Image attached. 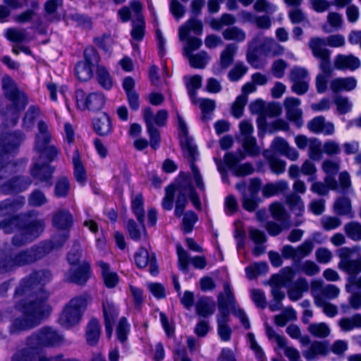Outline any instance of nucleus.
Returning a JSON list of instances; mask_svg holds the SVG:
<instances>
[{
  "label": "nucleus",
  "instance_id": "f257e3e1",
  "mask_svg": "<svg viewBox=\"0 0 361 361\" xmlns=\"http://www.w3.org/2000/svg\"><path fill=\"white\" fill-rule=\"evenodd\" d=\"M24 139L25 135L19 130L0 135V191L4 194L22 192L32 183L29 177L11 178L16 166L8 161V155L16 152Z\"/></svg>",
  "mask_w": 361,
  "mask_h": 361
},
{
  "label": "nucleus",
  "instance_id": "f03ea898",
  "mask_svg": "<svg viewBox=\"0 0 361 361\" xmlns=\"http://www.w3.org/2000/svg\"><path fill=\"white\" fill-rule=\"evenodd\" d=\"M39 294L38 301L29 300L25 302L23 298L16 299L15 308L21 312L23 316L11 321L8 328L11 334L30 330L40 324L42 320L48 316L51 310L47 304L49 294L44 290H41Z\"/></svg>",
  "mask_w": 361,
  "mask_h": 361
},
{
  "label": "nucleus",
  "instance_id": "7ed1b4c3",
  "mask_svg": "<svg viewBox=\"0 0 361 361\" xmlns=\"http://www.w3.org/2000/svg\"><path fill=\"white\" fill-rule=\"evenodd\" d=\"M224 293H219L217 296L219 314H217L218 334L223 341L231 339L232 330L228 326L230 312L239 318L243 326L249 329L250 324L245 312L238 307L231 287L228 282L224 283Z\"/></svg>",
  "mask_w": 361,
  "mask_h": 361
},
{
  "label": "nucleus",
  "instance_id": "20e7f679",
  "mask_svg": "<svg viewBox=\"0 0 361 361\" xmlns=\"http://www.w3.org/2000/svg\"><path fill=\"white\" fill-rule=\"evenodd\" d=\"M53 245L47 242H40L30 248L6 256L0 259V274L15 271L18 267L32 264L46 257L51 252Z\"/></svg>",
  "mask_w": 361,
  "mask_h": 361
},
{
  "label": "nucleus",
  "instance_id": "39448f33",
  "mask_svg": "<svg viewBox=\"0 0 361 361\" xmlns=\"http://www.w3.org/2000/svg\"><path fill=\"white\" fill-rule=\"evenodd\" d=\"M53 278L50 270L40 269L34 271L29 275L22 279L14 293V298H28L29 300L38 301L40 298L39 291L49 292L44 286L49 283Z\"/></svg>",
  "mask_w": 361,
  "mask_h": 361
},
{
  "label": "nucleus",
  "instance_id": "423d86ee",
  "mask_svg": "<svg viewBox=\"0 0 361 361\" xmlns=\"http://www.w3.org/2000/svg\"><path fill=\"white\" fill-rule=\"evenodd\" d=\"M176 115L178 123L180 143L183 152V155L189 160L190 163V168L197 187L199 189L204 190V185L202 178L198 168L195 164V161L196 160V157L198 154L197 147L193 143L192 139L188 135V127L183 118L180 116L178 112L176 113Z\"/></svg>",
  "mask_w": 361,
  "mask_h": 361
},
{
  "label": "nucleus",
  "instance_id": "0eeeda50",
  "mask_svg": "<svg viewBox=\"0 0 361 361\" xmlns=\"http://www.w3.org/2000/svg\"><path fill=\"white\" fill-rule=\"evenodd\" d=\"M63 342V337L53 328L45 326L32 333L26 339L24 349L32 354V360L45 347H55Z\"/></svg>",
  "mask_w": 361,
  "mask_h": 361
},
{
  "label": "nucleus",
  "instance_id": "6e6552de",
  "mask_svg": "<svg viewBox=\"0 0 361 361\" xmlns=\"http://www.w3.org/2000/svg\"><path fill=\"white\" fill-rule=\"evenodd\" d=\"M91 298L87 293L72 298L66 305L60 316L61 324L66 327L78 324Z\"/></svg>",
  "mask_w": 361,
  "mask_h": 361
},
{
  "label": "nucleus",
  "instance_id": "1a4fd4ad",
  "mask_svg": "<svg viewBox=\"0 0 361 361\" xmlns=\"http://www.w3.org/2000/svg\"><path fill=\"white\" fill-rule=\"evenodd\" d=\"M360 250V246L353 247H341L336 254L339 258L338 268L348 275V277L356 276L361 273V255L356 259H352V255Z\"/></svg>",
  "mask_w": 361,
  "mask_h": 361
},
{
  "label": "nucleus",
  "instance_id": "9d476101",
  "mask_svg": "<svg viewBox=\"0 0 361 361\" xmlns=\"http://www.w3.org/2000/svg\"><path fill=\"white\" fill-rule=\"evenodd\" d=\"M75 99L79 109L92 111L102 109L105 103V99L102 94L94 92L87 96L85 92L80 89L75 91Z\"/></svg>",
  "mask_w": 361,
  "mask_h": 361
},
{
  "label": "nucleus",
  "instance_id": "9b49d317",
  "mask_svg": "<svg viewBox=\"0 0 361 361\" xmlns=\"http://www.w3.org/2000/svg\"><path fill=\"white\" fill-rule=\"evenodd\" d=\"M90 277V266L82 261L78 266L71 267L65 273L63 281L78 286H84Z\"/></svg>",
  "mask_w": 361,
  "mask_h": 361
},
{
  "label": "nucleus",
  "instance_id": "f8f14e48",
  "mask_svg": "<svg viewBox=\"0 0 361 361\" xmlns=\"http://www.w3.org/2000/svg\"><path fill=\"white\" fill-rule=\"evenodd\" d=\"M2 88L6 98L12 103H21L23 106L27 104V97L23 92H21L17 87L14 80L8 75H5L2 78Z\"/></svg>",
  "mask_w": 361,
  "mask_h": 361
},
{
  "label": "nucleus",
  "instance_id": "ddd939ff",
  "mask_svg": "<svg viewBox=\"0 0 361 361\" xmlns=\"http://www.w3.org/2000/svg\"><path fill=\"white\" fill-rule=\"evenodd\" d=\"M134 258L135 264L139 268H145L149 264L151 274L157 275L158 274L159 268L154 253L150 255L147 249L141 247L135 252Z\"/></svg>",
  "mask_w": 361,
  "mask_h": 361
},
{
  "label": "nucleus",
  "instance_id": "4468645a",
  "mask_svg": "<svg viewBox=\"0 0 361 361\" xmlns=\"http://www.w3.org/2000/svg\"><path fill=\"white\" fill-rule=\"evenodd\" d=\"M300 100L295 97H287L283 101V106L288 120L293 122L298 128L302 125V111L299 108Z\"/></svg>",
  "mask_w": 361,
  "mask_h": 361
},
{
  "label": "nucleus",
  "instance_id": "2eb2a0df",
  "mask_svg": "<svg viewBox=\"0 0 361 361\" xmlns=\"http://www.w3.org/2000/svg\"><path fill=\"white\" fill-rule=\"evenodd\" d=\"M154 113L150 107H146L143 110V118L145 122L147 132L149 135L150 146L153 149H157L161 140L160 133L159 130L154 126L152 118Z\"/></svg>",
  "mask_w": 361,
  "mask_h": 361
},
{
  "label": "nucleus",
  "instance_id": "dca6fc26",
  "mask_svg": "<svg viewBox=\"0 0 361 361\" xmlns=\"http://www.w3.org/2000/svg\"><path fill=\"white\" fill-rule=\"evenodd\" d=\"M237 49L238 47L235 44H228L226 46V49L221 53L219 64L213 68L215 75L221 74L233 63V56Z\"/></svg>",
  "mask_w": 361,
  "mask_h": 361
},
{
  "label": "nucleus",
  "instance_id": "f3484780",
  "mask_svg": "<svg viewBox=\"0 0 361 361\" xmlns=\"http://www.w3.org/2000/svg\"><path fill=\"white\" fill-rule=\"evenodd\" d=\"M308 129L314 133H323L326 135H331L334 133V125L331 122H326L322 116H317L307 124Z\"/></svg>",
  "mask_w": 361,
  "mask_h": 361
},
{
  "label": "nucleus",
  "instance_id": "a211bd4d",
  "mask_svg": "<svg viewBox=\"0 0 361 361\" xmlns=\"http://www.w3.org/2000/svg\"><path fill=\"white\" fill-rule=\"evenodd\" d=\"M312 288L314 298H315V296H320L324 300L325 299H334L338 297L340 293L339 288L335 285L327 284L322 286V283L317 281L312 283Z\"/></svg>",
  "mask_w": 361,
  "mask_h": 361
},
{
  "label": "nucleus",
  "instance_id": "6ab92c4d",
  "mask_svg": "<svg viewBox=\"0 0 361 361\" xmlns=\"http://www.w3.org/2000/svg\"><path fill=\"white\" fill-rule=\"evenodd\" d=\"M73 221V216L68 209H59L53 214L52 225L59 230H68Z\"/></svg>",
  "mask_w": 361,
  "mask_h": 361
},
{
  "label": "nucleus",
  "instance_id": "aec40b11",
  "mask_svg": "<svg viewBox=\"0 0 361 361\" xmlns=\"http://www.w3.org/2000/svg\"><path fill=\"white\" fill-rule=\"evenodd\" d=\"M54 170V168L49 164H40L39 161H37L34 164L30 173L33 178L39 180L40 182H49ZM51 185V183H49L48 185L50 186Z\"/></svg>",
  "mask_w": 361,
  "mask_h": 361
},
{
  "label": "nucleus",
  "instance_id": "412c9836",
  "mask_svg": "<svg viewBox=\"0 0 361 361\" xmlns=\"http://www.w3.org/2000/svg\"><path fill=\"white\" fill-rule=\"evenodd\" d=\"M102 307L104 317L106 333L107 337L111 338L113 333V324L115 319L118 316V312L114 304L108 300L103 302Z\"/></svg>",
  "mask_w": 361,
  "mask_h": 361
},
{
  "label": "nucleus",
  "instance_id": "4be33fe9",
  "mask_svg": "<svg viewBox=\"0 0 361 361\" xmlns=\"http://www.w3.org/2000/svg\"><path fill=\"white\" fill-rule=\"evenodd\" d=\"M21 226L33 241L44 231L45 223L43 219H30L25 221Z\"/></svg>",
  "mask_w": 361,
  "mask_h": 361
},
{
  "label": "nucleus",
  "instance_id": "5701e85b",
  "mask_svg": "<svg viewBox=\"0 0 361 361\" xmlns=\"http://www.w3.org/2000/svg\"><path fill=\"white\" fill-rule=\"evenodd\" d=\"M95 133L99 136H107L112 131V123L109 115L102 113L92 122Z\"/></svg>",
  "mask_w": 361,
  "mask_h": 361
},
{
  "label": "nucleus",
  "instance_id": "b1692460",
  "mask_svg": "<svg viewBox=\"0 0 361 361\" xmlns=\"http://www.w3.org/2000/svg\"><path fill=\"white\" fill-rule=\"evenodd\" d=\"M190 32H192L197 35L202 33V23L201 20L195 18H191L185 23L179 27V39L184 41L188 37Z\"/></svg>",
  "mask_w": 361,
  "mask_h": 361
},
{
  "label": "nucleus",
  "instance_id": "393cba45",
  "mask_svg": "<svg viewBox=\"0 0 361 361\" xmlns=\"http://www.w3.org/2000/svg\"><path fill=\"white\" fill-rule=\"evenodd\" d=\"M269 210L271 216L275 220L281 222L284 229L288 230L291 227L292 224L289 214L280 203L275 202L271 204L269 207Z\"/></svg>",
  "mask_w": 361,
  "mask_h": 361
},
{
  "label": "nucleus",
  "instance_id": "a878e982",
  "mask_svg": "<svg viewBox=\"0 0 361 361\" xmlns=\"http://www.w3.org/2000/svg\"><path fill=\"white\" fill-rule=\"evenodd\" d=\"M329 353V343L327 341H313L308 350L303 351L302 354L307 360H312L317 355H326Z\"/></svg>",
  "mask_w": 361,
  "mask_h": 361
},
{
  "label": "nucleus",
  "instance_id": "bb28decb",
  "mask_svg": "<svg viewBox=\"0 0 361 361\" xmlns=\"http://www.w3.org/2000/svg\"><path fill=\"white\" fill-rule=\"evenodd\" d=\"M63 0H47L44 5V17L49 22L60 19L58 9L63 6Z\"/></svg>",
  "mask_w": 361,
  "mask_h": 361
},
{
  "label": "nucleus",
  "instance_id": "cd10ccee",
  "mask_svg": "<svg viewBox=\"0 0 361 361\" xmlns=\"http://www.w3.org/2000/svg\"><path fill=\"white\" fill-rule=\"evenodd\" d=\"M308 45L310 49L312 50L314 56L317 59L330 56V51L326 48V42L324 38H311Z\"/></svg>",
  "mask_w": 361,
  "mask_h": 361
},
{
  "label": "nucleus",
  "instance_id": "c85d7f7f",
  "mask_svg": "<svg viewBox=\"0 0 361 361\" xmlns=\"http://www.w3.org/2000/svg\"><path fill=\"white\" fill-rule=\"evenodd\" d=\"M97 264L101 268L105 286L109 288H114L119 281L118 274L116 272L111 271L109 264L103 261L97 262Z\"/></svg>",
  "mask_w": 361,
  "mask_h": 361
},
{
  "label": "nucleus",
  "instance_id": "c756f323",
  "mask_svg": "<svg viewBox=\"0 0 361 361\" xmlns=\"http://www.w3.org/2000/svg\"><path fill=\"white\" fill-rule=\"evenodd\" d=\"M196 312L202 317H208L215 312V302L208 297L200 298L196 305Z\"/></svg>",
  "mask_w": 361,
  "mask_h": 361
},
{
  "label": "nucleus",
  "instance_id": "7c9ffc66",
  "mask_svg": "<svg viewBox=\"0 0 361 361\" xmlns=\"http://www.w3.org/2000/svg\"><path fill=\"white\" fill-rule=\"evenodd\" d=\"M101 334L99 322L96 319H92L86 328L85 337L88 345L94 346L98 343Z\"/></svg>",
  "mask_w": 361,
  "mask_h": 361
},
{
  "label": "nucleus",
  "instance_id": "2f4dec72",
  "mask_svg": "<svg viewBox=\"0 0 361 361\" xmlns=\"http://www.w3.org/2000/svg\"><path fill=\"white\" fill-rule=\"evenodd\" d=\"M356 85L357 82L354 78H335L331 81L330 87L334 92H338L353 90Z\"/></svg>",
  "mask_w": 361,
  "mask_h": 361
},
{
  "label": "nucleus",
  "instance_id": "473e14b6",
  "mask_svg": "<svg viewBox=\"0 0 361 361\" xmlns=\"http://www.w3.org/2000/svg\"><path fill=\"white\" fill-rule=\"evenodd\" d=\"M21 103L13 104L8 106L4 111V116L6 121V125L9 126H14L17 124L20 114L25 106H23Z\"/></svg>",
  "mask_w": 361,
  "mask_h": 361
},
{
  "label": "nucleus",
  "instance_id": "72a5a7b5",
  "mask_svg": "<svg viewBox=\"0 0 361 361\" xmlns=\"http://www.w3.org/2000/svg\"><path fill=\"white\" fill-rule=\"evenodd\" d=\"M39 133L36 136L35 149L42 150L48 147L51 140L50 134L48 132V127L45 123L40 121L38 123Z\"/></svg>",
  "mask_w": 361,
  "mask_h": 361
},
{
  "label": "nucleus",
  "instance_id": "f704fd0d",
  "mask_svg": "<svg viewBox=\"0 0 361 361\" xmlns=\"http://www.w3.org/2000/svg\"><path fill=\"white\" fill-rule=\"evenodd\" d=\"M360 62L358 58L350 55H338L335 59V66L338 68H349L355 70L359 68Z\"/></svg>",
  "mask_w": 361,
  "mask_h": 361
},
{
  "label": "nucleus",
  "instance_id": "c9c22d12",
  "mask_svg": "<svg viewBox=\"0 0 361 361\" xmlns=\"http://www.w3.org/2000/svg\"><path fill=\"white\" fill-rule=\"evenodd\" d=\"M186 58L189 61L191 67L194 68H204L210 60V56L205 51H201L197 54H191Z\"/></svg>",
  "mask_w": 361,
  "mask_h": 361
},
{
  "label": "nucleus",
  "instance_id": "e433bc0d",
  "mask_svg": "<svg viewBox=\"0 0 361 361\" xmlns=\"http://www.w3.org/2000/svg\"><path fill=\"white\" fill-rule=\"evenodd\" d=\"M262 49L264 54L268 56L281 55L284 49L272 38H264L262 44Z\"/></svg>",
  "mask_w": 361,
  "mask_h": 361
},
{
  "label": "nucleus",
  "instance_id": "4c0bfd02",
  "mask_svg": "<svg viewBox=\"0 0 361 361\" xmlns=\"http://www.w3.org/2000/svg\"><path fill=\"white\" fill-rule=\"evenodd\" d=\"M126 228L130 238L135 241L140 240L142 234L145 235L147 234L144 222L139 223L138 225L133 219H129L127 222Z\"/></svg>",
  "mask_w": 361,
  "mask_h": 361
},
{
  "label": "nucleus",
  "instance_id": "58836bf2",
  "mask_svg": "<svg viewBox=\"0 0 361 361\" xmlns=\"http://www.w3.org/2000/svg\"><path fill=\"white\" fill-rule=\"evenodd\" d=\"M343 231L346 236L354 242L361 240V224L358 221H350L343 226Z\"/></svg>",
  "mask_w": 361,
  "mask_h": 361
},
{
  "label": "nucleus",
  "instance_id": "ea45409f",
  "mask_svg": "<svg viewBox=\"0 0 361 361\" xmlns=\"http://www.w3.org/2000/svg\"><path fill=\"white\" fill-rule=\"evenodd\" d=\"M73 164L74 166V176L76 180L81 184H84L87 180V175L85 169L81 163L78 150H75L74 152Z\"/></svg>",
  "mask_w": 361,
  "mask_h": 361
},
{
  "label": "nucleus",
  "instance_id": "a19ab883",
  "mask_svg": "<svg viewBox=\"0 0 361 361\" xmlns=\"http://www.w3.org/2000/svg\"><path fill=\"white\" fill-rule=\"evenodd\" d=\"M131 208L136 216L138 223L145 221L144 201L142 194H137L131 200Z\"/></svg>",
  "mask_w": 361,
  "mask_h": 361
},
{
  "label": "nucleus",
  "instance_id": "79ce46f5",
  "mask_svg": "<svg viewBox=\"0 0 361 361\" xmlns=\"http://www.w3.org/2000/svg\"><path fill=\"white\" fill-rule=\"evenodd\" d=\"M133 29L130 35L133 39L141 41L145 35V23L142 15H139L132 21Z\"/></svg>",
  "mask_w": 361,
  "mask_h": 361
},
{
  "label": "nucleus",
  "instance_id": "37998d69",
  "mask_svg": "<svg viewBox=\"0 0 361 361\" xmlns=\"http://www.w3.org/2000/svg\"><path fill=\"white\" fill-rule=\"evenodd\" d=\"M338 325L344 331H350L355 328H361V314H355L350 317H343L339 321Z\"/></svg>",
  "mask_w": 361,
  "mask_h": 361
},
{
  "label": "nucleus",
  "instance_id": "c03bdc74",
  "mask_svg": "<svg viewBox=\"0 0 361 361\" xmlns=\"http://www.w3.org/2000/svg\"><path fill=\"white\" fill-rule=\"evenodd\" d=\"M75 71L76 77L81 81H87L93 75L92 66L83 61L76 64Z\"/></svg>",
  "mask_w": 361,
  "mask_h": 361
},
{
  "label": "nucleus",
  "instance_id": "a18cd8bd",
  "mask_svg": "<svg viewBox=\"0 0 361 361\" xmlns=\"http://www.w3.org/2000/svg\"><path fill=\"white\" fill-rule=\"evenodd\" d=\"M307 331L312 336L320 338H326L331 332L327 324L323 322L310 324Z\"/></svg>",
  "mask_w": 361,
  "mask_h": 361
},
{
  "label": "nucleus",
  "instance_id": "49530a36",
  "mask_svg": "<svg viewBox=\"0 0 361 361\" xmlns=\"http://www.w3.org/2000/svg\"><path fill=\"white\" fill-rule=\"evenodd\" d=\"M202 86V77L199 75H193L190 78L188 82H186V87L188 92L190 98L192 102L195 104H197V99L196 98V90L200 89Z\"/></svg>",
  "mask_w": 361,
  "mask_h": 361
},
{
  "label": "nucleus",
  "instance_id": "de8ad7c7",
  "mask_svg": "<svg viewBox=\"0 0 361 361\" xmlns=\"http://www.w3.org/2000/svg\"><path fill=\"white\" fill-rule=\"evenodd\" d=\"M222 35L226 40H233L237 42H240L245 40L246 35L245 32L240 28L233 26L226 29Z\"/></svg>",
  "mask_w": 361,
  "mask_h": 361
},
{
  "label": "nucleus",
  "instance_id": "09e8293b",
  "mask_svg": "<svg viewBox=\"0 0 361 361\" xmlns=\"http://www.w3.org/2000/svg\"><path fill=\"white\" fill-rule=\"evenodd\" d=\"M245 154L240 149L235 152H227L224 155V161L225 164L233 172V169L240 161L243 160Z\"/></svg>",
  "mask_w": 361,
  "mask_h": 361
},
{
  "label": "nucleus",
  "instance_id": "8fccbe9b",
  "mask_svg": "<svg viewBox=\"0 0 361 361\" xmlns=\"http://www.w3.org/2000/svg\"><path fill=\"white\" fill-rule=\"evenodd\" d=\"M81 258L82 250L80 244L78 241H75L71 250L67 255V260L71 267H75L82 264Z\"/></svg>",
  "mask_w": 361,
  "mask_h": 361
},
{
  "label": "nucleus",
  "instance_id": "3c124183",
  "mask_svg": "<svg viewBox=\"0 0 361 361\" xmlns=\"http://www.w3.org/2000/svg\"><path fill=\"white\" fill-rule=\"evenodd\" d=\"M13 20L18 23H39L40 17L38 13L32 10H25V11L13 16Z\"/></svg>",
  "mask_w": 361,
  "mask_h": 361
},
{
  "label": "nucleus",
  "instance_id": "603ef678",
  "mask_svg": "<svg viewBox=\"0 0 361 361\" xmlns=\"http://www.w3.org/2000/svg\"><path fill=\"white\" fill-rule=\"evenodd\" d=\"M288 183L286 181H280L276 184L267 183L262 189V195L265 197L278 194L279 192L286 189Z\"/></svg>",
  "mask_w": 361,
  "mask_h": 361
},
{
  "label": "nucleus",
  "instance_id": "864d4df0",
  "mask_svg": "<svg viewBox=\"0 0 361 361\" xmlns=\"http://www.w3.org/2000/svg\"><path fill=\"white\" fill-rule=\"evenodd\" d=\"M308 156L312 161H319L322 157V142L317 138H310Z\"/></svg>",
  "mask_w": 361,
  "mask_h": 361
},
{
  "label": "nucleus",
  "instance_id": "5fc2aeb1",
  "mask_svg": "<svg viewBox=\"0 0 361 361\" xmlns=\"http://www.w3.org/2000/svg\"><path fill=\"white\" fill-rule=\"evenodd\" d=\"M257 41L258 39L255 38L252 39L251 42L249 43V47L246 54L247 62L255 68H262L260 65L259 58L257 54V49L252 47V45L254 44H257Z\"/></svg>",
  "mask_w": 361,
  "mask_h": 361
},
{
  "label": "nucleus",
  "instance_id": "6e6d98bb",
  "mask_svg": "<svg viewBox=\"0 0 361 361\" xmlns=\"http://www.w3.org/2000/svg\"><path fill=\"white\" fill-rule=\"evenodd\" d=\"M200 102V108L202 110V121L207 122L210 119L209 113L213 111L216 107L215 101L210 99H200L197 100V103Z\"/></svg>",
  "mask_w": 361,
  "mask_h": 361
},
{
  "label": "nucleus",
  "instance_id": "4d7b16f0",
  "mask_svg": "<svg viewBox=\"0 0 361 361\" xmlns=\"http://www.w3.org/2000/svg\"><path fill=\"white\" fill-rule=\"evenodd\" d=\"M97 79L99 84L106 90H109L112 87V80L107 70L103 66H97Z\"/></svg>",
  "mask_w": 361,
  "mask_h": 361
},
{
  "label": "nucleus",
  "instance_id": "13d9d810",
  "mask_svg": "<svg viewBox=\"0 0 361 361\" xmlns=\"http://www.w3.org/2000/svg\"><path fill=\"white\" fill-rule=\"evenodd\" d=\"M247 69L243 62H237L229 71L228 78L232 82L238 81L247 73Z\"/></svg>",
  "mask_w": 361,
  "mask_h": 361
},
{
  "label": "nucleus",
  "instance_id": "bf43d9fd",
  "mask_svg": "<svg viewBox=\"0 0 361 361\" xmlns=\"http://www.w3.org/2000/svg\"><path fill=\"white\" fill-rule=\"evenodd\" d=\"M314 248V243L311 240H305L300 245L295 248V260L299 262L302 258L308 256Z\"/></svg>",
  "mask_w": 361,
  "mask_h": 361
},
{
  "label": "nucleus",
  "instance_id": "052dcab7",
  "mask_svg": "<svg viewBox=\"0 0 361 361\" xmlns=\"http://www.w3.org/2000/svg\"><path fill=\"white\" fill-rule=\"evenodd\" d=\"M39 114V109L35 106L29 107L23 120V126L26 129L31 128L37 116Z\"/></svg>",
  "mask_w": 361,
  "mask_h": 361
},
{
  "label": "nucleus",
  "instance_id": "680f3d73",
  "mask_svg": "<svg viewBox=\"0 0 361 361\" xmlns=\"http://www.w3.org/2000/svg\"><path fill=\"white\" fill-rule=\"evenodd\" d=\"M197 219L198 217L194 212H187L183 218L182 230L187 233L191 232Z\"/></svg>",
  "mask_w": 361,
  "mask_h": 361
},
{
  "label": "nucleus",
  "instance_id": "e2e57ef3",
  "mask_svg": "<svg viewBox=\"0 0 361 361\" xmlns=\"http://www.w3.org/2000/svg\"><path fill=\"white\" fill-rule=\"evenodd\" d=\"M334 207L338 215H346L350 212V201L347 197H340L335 202Z\"/></svg>",
  "mask_w": 361,
  "mask_h": 361
},
{
  "label": "nucleus",
  "instance_id": "0e129e2a",
  "mask_svg": "<svg viewBox=\"0 0 361 361\" xmlns=\"http://www.w3.org/2000/svg\"><path fill=\"white\" fill-rule=\"evenodd\" d=\"M69 190L70 184L67 178L62 177L56 183L54 194L57 197H65L68 195Z\"/></svg>",
  "mask_w": 361,
  "mask_h": 361
},
{
  "label": "nucleus",
  "instance_id": "69168bd1",
  "mask_svg": "<svg viewBox=\"0 0 361 361\" xmlns=\"http://www.w3.org/2000/svg\"><path fill=\"white\" fill-rule=\"evenodd\" d=\"M247 102V97L246 95H240L237 97L231 106V112L234 117L239 118L243 116V109Z\"/></svg>",
  "mask_w": 361,
  "mask_h": 361
},
{
  "label": "nucleus",
  "instance_id": "338daca9",
  "mask_svg": "<svg viewBox=\"0 0 361 361\" xmlns=\"http://www.w3.org/2000/svg\"><path fill=\"white\" fill-rule=\"evenodd\" d=\"M185 40L187 42L183 47V55L185 57L192 54V52L197 50L202 44L201 39L197 37H187Z\"/></svg>",
  "mask_w": 361,
  "mask_h": 361
},
{
  "label": "nucleus",
  "instance_id": "774afa93",
  "mask_svg": "<svg viewBox=\"0 0 361 361\" xmlns=\"http://www.w3.org/2000/svg\"><path fill=\"white\" fill-rule=\"evenodd\" d=\"M47 202V199L45 195L39 190H35L28 197V203L32 207H41Z\"/></svg>",
  "mask_w": 361,
  "mask_h": 361
}]
</instances>
